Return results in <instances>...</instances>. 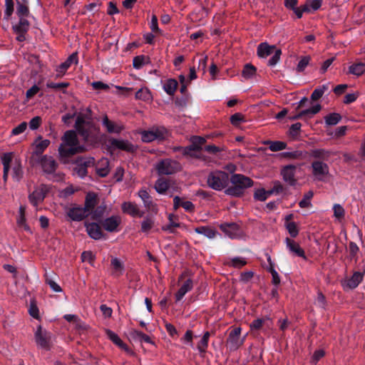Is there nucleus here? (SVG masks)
<instances>
[{"mask_svg": "<svg viewBox=\"0 0 365 365\" xmlns=\"http://www.w3.org/2000/svg\"><path fill=\"white\" fill-rule=\"evenodd\" d=\"M75 128L83 141L89 145L97 143L100 139V128L91 120V110L87 108L85 113H78Z\"/></svg>", "mask_w": 365, "mask_h": 365, "instance_id": "f257e3e1", "label": "nucleus"}, {"mask_svg": "<svg viewBox=\"0 0 365 365\" xmlns=\"http://www.w3.org/2000/svg\"><path fill=\"white\" fill-rule=\"evenodd\" d=\"M62 141L58 148V153L61 157L68 158L85 150L84 147L79 144L74 130H67L62 137Z\"/></svg>", "mask_w": 365, "mask_h": 365, "instance_id": "f03ea898", "label": "nucleus"}, {"mask_svg": "<svg viewBox=\"0 0 365 365\" xmlns=\"http://www.w3.org/2000/svg\"><path fill=\"white\" fill-rule=\"evenodd\" d=\"M229 181L232 185L225 190V193L232 197H240L244 194L247 188L251 187L253 180L242 174H233L231 175Z\"/></svg>", "mask_w": 365, "mask_h": 365, "instance_id": "7ed1b4c3", "label": "nucleus"}, {"mask_svg": "<svg viewBox=\"0 0 365 365\" xmlns=\"http://www.w3.org/2000/svg\"><path fill=\"white\" fill-rule=\"evenodd\" d=\"M229 175L220 170H215L209 173L207 178V185L215 190H222L229 182Z\"/></svg>", "mask_w": 365, "mask_h": 365, "instance_id": "20e7f679", "label": "nucleus"}, {"mask_svg": "<svg viewBox=\"0 0 365 365\" xmlns=\"http://www.w3.org/2000/svg\"><path fill=\"white\" fill-rule=\"evenodd\" d=\"M242 329L240 327H231L226 340V346L231 351L237 350L245 342L247 334L241 336Z\"/></svg>", "mask_w": 365, "mask_h": 365, "instance_id": "39448f33", "label": "nucleus"}, {"mask_svg": "<svg viewBox=\"0 0 365 365\" xmlns=\"http://www.w3.org/2000/svg\"><path fill=\"white\" fill-rule=\"evenodd\" d=\"M155 168L160 175H169L180 171L182 166L179 162L166 158L160 160Z\"/></svg>", "mask_w": 365, "mask_h": 365, "instance_id": "423d86ee", "label": "nucleus"}, {"mask_svg": "<svg viewBox=\"0 0 365 365\" xmlns=\"http://www.w3.org/2000/svg\"><path fill=\"white\" fill-rule=\"evenodd\" d=\"M51 334L46 330H43L41 326H38L35 332V341L36 344L46 351L51 347Z\"/></svg>", "mask_w": 365, "mask_h": 365, "instance_id": "0eeeda50", "label": "nucleus"}, {"mask_svg": "<svg viewBox=\"0 0 365 365\" xmlns=\"http://www.w3.org/2000/svg\"><path fill=\"white\" fill-rule=\"evenodd\" d=\"M94 165L95 159L93 158H81L76 160L73 171L78 176L83 178L87 175L88 168L94 166Z\"/></svg>", "mask_w": 365, "mask_h": 365, "instance_id": "6e6552de", "label": "nucleus"}, {"mask_svg": "<svg viewBox=\"0 0 365 365\" xmlns=\"http://www.w3.org/2000/svg\"><path fill=\"white\" fill-rule=\"evenodd\" d=\"M312 174L319 180H322L329 174V166L320 160L312 163Z\"/></svg>", "mask_w": 365, "mask_h": 365, "instance_id": "1a4fd4ad", "label": "nucleus"}, {"mask_svg": "<svg viewBox=\"0 0 365 365\" xmlns=\"http://www.w3.org/2000/svg\"><path fill=\"white\" fill-rule=\"evenodd\" d=\"M296 169L297 166L287 165L284 166L281 170L282 179L291 186H294L297 184V179L295 178Z\"/></svg>", "mask_w": 365, "mask_h": 365, "instance_id": "9d476101", "label": "nucleus"}, {"mask_svg": "<svg viewBox=\"0 0 365 365\" xmlns=\"http://www.w3.org/2000/svg\"><path fill=\"white\" fill-rule=\"evenodd\" d=\"M39 163L43 171L47 174L53 173L58 168V163L54 158L52 156H48L47 155L41 157Z\"/></svg>", "mask_w": 365, "mask_h": 365, "instance_id": "9b49d317", "label": "nucleus"}, {"mask_svg": "<svg viewBox=\"0 0 365 365\" xmlns=\"http://www.w3.org/2000/svg\"><path fill=\"white\" fill-rule=\"evenodd\" d=\"M205 143V138L200 136H193L191 138V145L183 148V155L195 156L193 151H199L202 145Z\"/></svg>", "mask_w": 365, "mask_h": 365, "instance_id": "f8f14e48", "label": "nucleus"}, {"mask_svg": "<svg viewBox=\"0 0 365 365\" xmlns=\"http://www.w3.org/2000/svg\"><path fill=\"white\" fill-rule=\"evenodd\" d=\"M220 228L230 238L238 237L240 235V226L235 222L222 224L220 225Z\"/></svg>", "mask_w": 365, "mask_h": 365, "instance_id": "ddd939ff", "label": "nucleus"}, {"mask_svg": "<svg viewBox=\"0 0 365 365\" xmlns=\"http://www.w3.org/2000/svg\"><path fill=\"white\" fill-rule=\"evenodd\" d=\"M67 215L73 221H81L88 216L83 207L76 206L71 207L67 211Z\"/></svg>", "mask_w": 365, "mask_h": 365, "instance_id": "4468645a", "label": "nucleus"}, {"mask_svg": "<svg viewBox=\"0 0 365 365\" xmlns=\"http://www.w3.org/2000/svg\"><path fill=\"white\" fill-rule=\"evenodd\" d=\"M285 242L287 245V248L289 249V252L292 253L294 255L297 257H299L303 258L304 259H307V257L305 255L304 250L300 247L299 243L295 242L294 240L287 237L285 239Z\"/></svg>", "mask_w": 365, "mask_h": 365, "instance_id": "2eb2a0df", "label": "nucleus"}, {"mask_svg": "<svg viewBox=\"0 0 365 365\" xmlns=\"http://www.w3.org/2000/svg\"><path fill=\"white\" fill-rule=\"evenodd\" d=\"M138 196L141 198L143 202L144 207L149 211L154 213L158 212V206L152 200V197L145 190H140L138 192Z\"/></svg>", "mask_w": 365, "mask_h": 365, "instance_id": "dca6fc26", "label": "nucleus"}, {"mask_svg": "<svg viewBox=\"0 0 365 365\" xmlns=\"http://www.w3.org/2000/svg\"><path fill=\"white\" fill-rule=\"evenodd\" d=\"M46 192L47 189L43 185L37 187L31 194L29 195V198L30 202L34 206H37L45 198Z\"/></svg>", "mask_w": 365, "mask_h": 365, "instance_id": "f3484780", "label": "nucleus"}, {"mask_svg": "<svg viewBox=\"0 0 365 365\" xmlns=\"http://www.w3.org/2000/svg\"><path fill=\"white\" fill-rule=\"evenodd\" d=\"M102 125L109 133H120L124 127L114 121L109 120L107 115H105L102 119Z\"/></svg>", "mask_w": 365, "mask_h": 365, "instance_id": "a211bd4d", "label": "nucleus"}, {"mask_svg": "<svg viewBox=\"0 0 365 365\" xmlns=\"http://www.w3.org/2000/svg\"><path fill=\"white\" fill-rule=\"evenodd\" d=\"M321 109L322 106L319 104H317L311 108L302 110L295 115L289 116V119L290 120H295L304 117L312 118L314 115L318 113Z\"/></svg>", "mask_w": 365, "mask_h": 365, "instance_id": "6ab92c4d", "label": "nucleus"}, {"mask_svg": "<svg viewBox=\"0 0 365 365\" xmlns=\"http://www.w3.org/2000/svg\"><path fill=\"white\" fill-rule=\"evenodd\" d=\"M120 222V218L118 216H111L103 220L101 224L106 231L113 232L118 230Z\"/></svg>", "mask_w": 365, "mask_h": 365, "instance_id": "aec40b11", "label": "nucleus"}, {"mask_svg": "<svg viewBox=\"0 0 365 365\" xmlns=\"http://www.w3.org/2000/svg\"><path fill=\"white\" fill-rule=\"evenodd\" d=\"M86 231L90 237L98 240L103 237V232L98 224L96 222H85Z\"/></svg>", "mask_w": 365, "mask_h": 365, "instance_id": "412c9836", "label": "nucleus"}, {"mask_svg": "<svg viewBox=\"0 0 365 365\" xmlns=\"http://www.w3.org/2000/svg\"><path fill=\"white\" fill-rule=\"evenodd\" d=\"M122 210L123 212L127 213L132 217H143L144 212L139 210L138 206L131 202H125L122 204Z\"/></svg>", "mask_w": 365, "mask_h": 365, "instance_id": "4be33fe9", "label": "nucleus"}, {"mask_svg": "<svg viewBox=\"0 0 365 365\" xmlns=\"http://www.w3.org/2000/svg\"><path fill=\"white\" fill-rule=\"evenodd\" d=\"M109 142L110 146L113 148H117L127 152L134 151L133 145L128 140L112 138L109 140Z\"/></svg>", "mask_w": 365, "mask_h": 365, "instance_id": "5701e85b", "label": "nucleus"}, {"mask_svg": "<svg viewBox=\"0 0 365 365\" xmlns=\"http://www.w3.org/2000/svg\"><path fill=\"white\" fill-rule=\"evenodd\" d=\"M96 172L99 177H106L109 172V160L107 158H101L96 165Z\"/></svg>", "mask_w": 365, "mask_h": 365, "instance_id": "b1692460", "label": "nucleus"}, {"mask_svg": "<svg viewBox=\"0 0 365 365\" xmlns=\"http://www.w3.org/2000/svg\"><path fill=\"white\" fill-rule=\"evenodd\" d=\"M97 195L94 192H88L85 199V203L84 207H83V209L86 211V212L88 214V215H91L93 209L97 205Z\"/></svg>", "mask_w": 365, "mask_h": 365, "instance_id": "393cba45", "label": "nucleus"}, {"mask_svg": "<svg viewBox=\"0 0 365 365\" xmlns=\"http://www.w3.org/2000/svg\"><path fill=\"white\" fill-rule=\"evenodd\" d=\"M34 145L35 148L33 155L40 156L50 145V140L47 139L43 140L41 136H38Z\"/></svg>", "mask_w": 365, "mask_h": 365, "instance_id": "a878e982", "label": "nucleus"}, {"mask_svg": "<svg viewBox=\"0 0 365 365\" xmlns=\"http://www.w3.org/2000/svg\"><path fill=\"white\" fill-rule=\"evenodd\" d=\"M277 48L276 46H270L266 42L261 43L257 46V55L260 58H267L273 53Z\"/></svg>", "mask_w": 365, "mask_h": 365, "instance_id": "bb28decb", "label": "nucleus"}, {"mask_svg": "<svg viewBox=\"0 0 365 365\" xmlns=\"http://www.w3.org/2000/svg\"><path fill=\"white\" fill-rule=\"evenodd\" d=\"M364 278V273L360 272H355L353 275L349 279L344 285L350 289H355L362 282Z\"/></svg>", "mask_w": 365, "mask_h": 365, "instance_id": "cd10ccee", "label": "nucleus"}, {"mask_svg": "<svg viewBox=\"0 0 365 365\" xmlns=\"http://www.w3.org/2000/svg\"><path fill=\"white\" fill-rule=\"evenodd\" d=\"M107 336L115 344L125 350L127 352H130V349L128 347V346L123 343V341L120 339V337L113 331L110 329H106V331Z\"/></svg>", "mask_w": 365, "mask_h": 365, "instance_id": "c85d7f7f", "label": "nucleus"}, {"mask_svg": "<svg viewBox=\"0 0 365 365\" xmlns=\"http://www.w3.org/2000/svg\"><path fill=\"white\" fill-rule=\"evenodd\" d=\"M193 287L192 280L190 279H187L182 284L178 292L175 294L176 301H180L182 299L185 294L190 291Z\"/></svg>", "mask_w": 365, "mask_h": 365, "instance_id": "c756f323", "label": "nucleus"}, {"mask_svg": "<svg viewBox=\"0 0 365 365\" xmlns=\"http://www.w3.org/2000/svg\"><path fill=\"white\" fill-rule=\"evenodd\" d=\"M12 154L10 153H4L1 157V162L4 167L3 179L4 182L7 181L10 164L12 163Z\"/></svg>", "mask_w": 365, "mask_h": 365, "instance_id": "7c9ffc66", "label": "nucleus"}, {"mask_svg": "<svg viewBox=\"0 0 365 365\" xmlns=\"http://www.w3.org/2000/svg\"><path fill=\"white\" fill-rule=\"evenodd\" d=\"M130 336L131 339H133L134 341H138L140 342L144 341V342L148 343V344L153 343L150 337L148 335L143 333L142 331H138V330H132L130 332Z\"/></svg>", "mask_w": 365, "mask_h": 365, "instance_id": "2f4dec72", "label": "nucleus"}, {"mask_svg": "<svg viewBox=\"0 0 365 365\" xmlns=\"http://www.w3.org/2000/svg\"><path fill=\"white\" fill-rule=\"evenodd\" d=\"M195 231L200 235H203L207 238L212 239L214 238L217 232L215 228H212L209 226H200L195 228Z\"/></svg>", "mask_w": 365, "mask_h": 365, "instance_id": "473e14b6", "label": "nucleus"}, {"mask_svg": "<svg viewBox=\"0 0 365 365\" xmlns=\"http://www.w3.org/2000/svg\"><path fill=\"white\" fill-rule=\"evenodd\" d=\"M331 153L324 149H314L309 153L310 157L317 158L322 160H328Z\"/></svg>", "mask_w": 365, "mask_h": 365, "instance_id": "72a5a7b5", "label": "nucleus"}, {"mask_svg": "<svg viewBox=\"0 0 365 365\" xmlns=\"http://www.w3.org/2000/svg\"><path fill=\"white\" fill-rule=\"evenodd\" d=\"M12 178L16 181H19L23 177V169L21 163L19 160H15L12 163Z\"/></svg>", "mask_w": 365, "mask_h": 365, "instance_id": "f704fd0d", "label": "nucleus"}, {"mask_svg": "<svg viewBox=\"0 0 365 365\" xmlns=\"http://www.w3.org/2000/svg\"><path fill=\"white\" fill-rule=\"evenodd\" d=\"M169 224L162 227V230L169 231L170 233L174 232V229L180 227V224L177 222L178 217L173 214L168 216Z\"/></svg>", "mask_w": 365, "mask_h": 365, "instance_id": "c9c22d12", "label": "nucleus"}, {"mask_svg": "<svg viewBox=\"0 0 365 365\" xmlns=\"http://www.w3.org/2000/svg\"><path fill=\"white\" fill-rule=\"evenodd\" d=\"M169 188V182L167 180L160 178L155 183V189L159 194H165Z\"/></svg>", "mask_w": 365, "mask_h": 365, "instance_id": "e433bc0d", "label": "nucleus"}, {"mask_svg": "<svg viewBox=\"0 0 365 365\" xmlns=\"http://www.w3.org/2000/svg\"><path fill=\"white\" fill-rule=\"evenodd\" d=\"M264 144L269 145V149L273 152L282 150L287 148V143L283 141H271L268 140Z\"/></svg>", "mask_w": 365, "mask_h": 365, "instance_id": "4c0bfd02", "label": "nucleus"}, {"mask_svg": "<svg viewBox=\"0 0 365 365\" xmlns=\"http://www.w3.org/2000/svg\"><path fill=\"white\" fill-rule=\"evenodd\" d=\"M29 22L26 19H19V24L13 26L15 33H26L29 28Z\"/></svg>", "mask_w": 365, "mask_h": 365, "instance_id": "58836bf2", "label": "nucleus"}, {"mask_svg": "<svg viewBox=\"0 0 365 365\" xmlns=\"http://www.w3.org/2000/svg\"><path fill=\"white\" fill-rule=\"evenodd\" d=\"M349 71L350 73L359 76L365 73V63H356L349 66Z\"/></svg>", "mask_w": 365, "mask_h": 365, "instance_id": "ea45409f", "label": "nucleus"}, {"mask_svg": "<svg viewBox=\"0 0 365 365\" xmlns=\"http://www.w3.org/2000/svg\"><path fill=\"white\" fill-rule=\"evenodd\" d=\"M178 81L175 79L170 78L168 79L166 83L163 86V88L165 91L170 96L174 95L177 88H178Z\"/></svg>", "mask_w": 365, "mask_h": 365, "instance_id": "a19ab883", "label": "nucleus"}, {"mask_svg": "<svg viewBox=\"0 0 365 365\" xmlns=\"http://www.w3.org/2000/svg\"><path fill=\"white\" fill-rule=\"evenodd\" d=\"M210 336V332L206 331L204 333L202 339L198 342L197 348L200 353L204 354L206 352V349L208 346V341H209Z\"/></svg>", "mask_w": 365, "mask_h": 365, "instance_id": "79ce46f5", "label": "nucleus"}, {"mask_svg": "<svg viewBox=\"0 0 365 365\" xmlns=\"http://www.w3.org/2000/svg\"><path fill=\"white\" fill-rule=\"evenodd\" d=\"M106 211V205H99L95 210L93 209V210L91 213V218L93 220L101 221L102 217L104 216Z\"/></svg>", "mask_w": 365, "mask_h": 365, "instance_id": "37998d69", "label": "nucleus"}, {"mask_svg": "<svg viewBox=\"0 0 365 365\" xmlns=\"http://www.w3.org/2000/svg\"><path fill=\"white\" fill-rule=\"evenodd\" d=\"M16 14L19 19H25L29 14V7L23 3L17 1Z\"/></svg>", "mask_w": 365, "mask_h": 365, "instance_id": "c03bdc74", "label": "nucleus"}, {"mask_svg": "<svg viewBox=\"0 0 365 365\" xmlns=\"http://www.w3.org/2000/svg\"><path fill=\"white\" fill-rule=\"evenodd\" d=\"M111 266L113 269V275L118 277L123 274V265L118 258L112 259Z\"/></svg>", "mask_w": 365, "mask_h": 365, "instance_id": "a18cd8bd", "label": "nucleus"}, {"mask_svg": "<svg viewBox=\"0 0 365 365\" xmlns=\"http://www.w3.org/2000/svg\"><path fill=\"white\" fill-rule=\"evenodd\" d=\"M341 119V115L336 113H330L324 118L325 123L329 125H336Z\"/></svg>", "mask_w": 365, "mask_h": 365, "instance_id": "49530a36", "label": "nucleus"}, {"mask_svg": "<svg viewBox=\"0 0 365 365\" xmlns=\"http://www.w3.org/2000/svg\"><path fill=\"white\" fill-rule=\"evenodd\" d=\"M314 193L309 190L304 194L303 199L299 202V205L302 208H307L312 206L311 199L312 198Z\"/></svg>", "mask_w": 365, "mask_h": 365, "instance_id": "de8ad7c7", "label": "nucleus"}, {"mask_svg": "<svg viewBox=\"0 0 365 365\" xmlns=\"http://www.w3.org/2000/svg\"><path fill=\"white\" fill-rule=\"evenodd\" d=\"M281 155L283 158L290 159V160L303 159L304 158L303 152L300 151V150L284 152V153H281Z\"/></svg>", "mask_w": 365, "mask_h": 365, "instance_id": "09e8293b", "label": "nucleus"}, {"mask_svg": "<svg viewBox=\"0 0 365 365\" xmlns=\"http://www.w3.org/2000/svg\"><path fill=\"white\" fill-rule=\"evenodd\" d=\"M154 226V220L150 217H146L141 222V232L148 233Z\"/></svg>", "mask_w": 365, "mask_h": 365, "instance_id": "8fccbe9b", "label": "nucleus"}, {"mask_svg": "<svg viewBox=\"0 0 365 365\" xmlns=\"http://www.w3.org/2000/svg\"><path fill=\"white\" fill-rule=\"evenodd\" d=\"M328 89L327 85H322V86H319L314 89L311 95V99L312 101H317L319 99L324 93V92Z\"/></svg>", "mask_w": 365, "mask_h": 365, "instance_id": "3c124183", "label": "nucleus"}, {"mask_svg": "<svg viewBox=\"0 0 365 365\" xmlns=\"http://www.w3.org/2000/svg\"><path fill=\"white\" fill-rule=\"evenodd\" d=\"M256 68L250 63L245 66L242 70V76L245 78H250L255 75Z\"/></svg>", "mask_w": 365, "mask_h": 365, "instance_id": "603ef678", "label": "nucleus"}, {"mask_svg": "<svg viewBox=\"0 0 365 365\" xmlns=\"http://www.w3.org/2000/svg\"><path fill=\"white\" fill-rule=\"evenodd\" d=\"M135 98L139 100L148 101L150 99L151 95L147 88H140L135 93Z\"/></svg>", "mask_w": 365, "mask_h": 365, "instance_id": "864d4df0", "label": "nucleus"}, {"mask_svg": "<svg viewBox=\"0 0 365 365\" xmlns=\"http://www.w3.org/2000/svg\"><path fill=\"white\" fill-rule=\"evenodd\" d=\"M285 227L292 237H296L298 235L299 230L294 222H286Z\"/></svg>", "mask_w": 365, "mask_h": 365, "instance_id": "5fc2aeb1", "label": "nucleus"}, {"mask_svg": "<svg viewBox=\"0 0 365 365\" xmlns=\"http://www.w3.org/2000/svg\"><path fill=\"white\" fill-rule=\"evenodd\" d=\"M310 60H311V57L309 56H305L302 57L297 66V68H296L297 71V72L304 71L305 68L309 63Z\"/></svg>", "mask_w": 365, "mask_h": 365, "instance_id": "6e6d98bb", "label": "nucleus"}, {"mask_svg": "<svg viewBox=\"0 0 365 365\" xmlns=\"http://www.w3.org/2000/svg\"><path fill=\"white\" fill-rule=\"evenodd\" d=\"M5 4L4 19L8 20L14 11V1L13 0H5Z\"/></svg>", "mask_w": 365, "mask_h": 365, "instance_id": "4d7b16f0", "label": "nucleus"}, {"mask_svg": "<svg viewBox=\"0 0 365 365\" xmlns=\"http://www.w3.org/2000/svg\"><path fill=\"white\" fill-rule=\"evenodd\" d=\"M244 121H245V115L241 113H236L230 117V122L235 126L239 125L240 123Z\"/></svg>", "mask_w": 365, "mask_h": 365, "instance_id": "13d9d810", "label": "nucleus"}, {"mask_svg": "<svg viewBox=\"0 0 365 365\" xmlns=\"http://www.w3.org/2000/svg\"><path fill=\"white\" fill-rule=\"evenodd\" d=\"M147 59L148 58L145 56H135L133 61V67L137 69L141 68L146 63Z\"/></svg>", "mask_w": 365, "mask_h": 365, "instance_id": "bf43d9fd", "label": "nucleus"}, {"mask_svg": "<svg viewBox=\"0 0 365 365\" xmlns=\"http://www.w3.org/2000/svg\"><path fill=\"white\" fill-rule=\"evenodd\" d=\"M282 51L279 48H276L273 52L272 57L268 61V65L270 66H275L280 59Z\"/></svg>", "mask_w": 365, "mask_h": 365, "instance_id": "052dcab7", "label": "nucleus"}, {"mask_svg": "<svg viewBox=\"0 0 365 365\" xmlns=\"http://www.w3.org/2000/svg\"><path fill=\"white\" fill-rule=\"evenodd\" d=\"M295 15L297 16L298 19L302 18V14L304 12H309V8L307 4H305L304 5L302 6L301 7H294V9H292Z\"/></svg>", "mask_w": 365, "mask_h": 365, "instance_id": "680f3d73", "label": "nucleus"}, {"mask_svg": "<svg viewBox=\"0 0 365 365\" xmlns=\"http://www.w3.org/2000/svg\"><path fill=\"white\" fill-rule=\"evenodd\" d=\"M301 127L302 124L300 123H296L294 124H292L289 130V135L292 138L297 137L300 131Z\"/></svg>", "mask_w": 365, "mask_h": 365, "instance_id": "e2e57ef3", "label": "nucleus"}, {"mask_svg": "<svg viewBox=\"0 0 365 365\" xmlns=\"http://www.w3.org/2000/svg\"><path fill=\"white\" fill-rule=\"evenodd\" d=\"M271 194L268 193V191H265L264 189L257 190L255 192V198L259 201H264L269 195Z\"/></svg>", "mask_w": 365, "mask_h": 365, "instance_id": "0e129e2a", "label": "nucleus"}, {"mask_svg": "<svg viewBox=\"0 0 365 365\" xmlns=\"http://www.w3.org/2000/svg\"><path fill=\"white\" fill-rule=\"evenodd\" d=\"M143 141L148 143L156 139V135L153 133L152 130L143 131L141 135Z\"/></svg>", "mask_w": 365, "mask_h": 365, "instance_id": "69168bd1", "label": "nucleus"}, {"mask_svg": "<svg viewBox=\"0 0 365 365\" xmlns=\"http://www.w3.org/2000/svg\"><path fill=\"white\" fill-rule=\"evenodd\" d=\"M41 122L42 120L40 116H36L33 118L29 123L30 129L36 130L41 125Z\"/></svg>", "mask_w": 365, "mask_h": 365, "instance_id": "338daca9", "label": "nucleus"}, {"mask_svg": "<svg viewBox=\"0 0 365 365\" xmlns=\"http://www.w3.org/2000/svg\"><path fill=\"white\" fill-rule=\"evenodd\" d=\"M284 188L282 183L279 181H274L273 183V187L270 190H268L269 194H279L283 191Z\"/></svg>", "mask_w": 365, "mask_h": 365, "instance_id": "774afa93", "label": "nucleus"}]
</instances>
